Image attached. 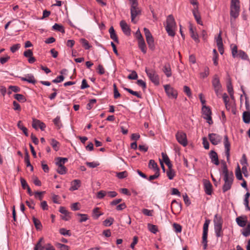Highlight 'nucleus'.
Segmentation results:
<instances>
[{
	"mask_svg": "<svg viewBox=\"0 0 250 250\" xmlns=\"http://www.w3.org/2000/svg\"><path fill=\"white\" fill-rule=\"evenodd\" d=\"M222 169L223 173L224 175V180L225 181L222 190L223 192H226L231 188L233 181V174L232 172H229L228 171L227 166L226 164L223 165Z\"/></svg>",
	"mask_w": 250,
	"mask_h": 250,
	"instance_id": "obj_1",
	"label": "nucleus"
},
{
	"mask_svg": "<svg viewBox=\"0 0 250 250\" xmlns=\"http://www.w3.org/2000/svg\"><path fill=\"white\" fill-rule=\"evenodd\" d=\"M165 28L169 36L171 37H174L175 36L176 29V23L174 17L172 15H169L167 16Z\"/></svg>",
	"mask_w": 250,
	"mask_h": 250,
	"instance_id": "obj_2",
	"label": "nucleus"
},
{
	"mask_svg": "<svg viewBox=\"0 0 250 250\" xmlns=\"http://www.w3.org/2000/svg\"><path fill=\"white\" fill-rule=\"evenodd\" d=\"M240 1L239 0H231L230 15L234 19L237 18L240 12Z\"/></svg>",
	"mask_w": 250,
	"mask_h": 250,
	"instance_id": "obj_3",
	"label": "nucleus"
},
{
	"mask_svg": "<svg viewBox=\"0 0 250 250\" xmlns=\"http://www.w3.org/2000/svg\"><path fill=\"white\" fill-rule=\"evenodd\" d=\"M145 71L150 80L155 85H158L159 84V77L155 70L146 68Z\"/></svg>",
	"mask_w": 250,
	"mask_h": 250,
	"instance_id": "obj_4",
	"label": "nucleus"
},
{
	"mask_svg": "<svg viewBox=\"0 0 250 250\" xmlns=\"http://www.w3.org/2000/svg\"><path fill=\"white\" fill-rule=\"evenodd\" d=\"M144 31L149 48L152 51L154 50L155 49V45L154 39L149 29L146 27L144 28Z\"/></svg>",
	"mask_w": 250,
	"mask_h": 250,
	"instance_id": "obj_5",
	"label": "nucleus"
},
{
	"mask_svg": "<svg viewBox=\"0 0 250 250\" xmlns=\"http://www.w3.org/2000/svg\"><path fill=\"white\" fill-rule=\"evenodd\" d=\"M212 85L215 94L217 96H219L222 91V87L219 78L217 75H215L213 77Z\"/></svg>",
	"mask_w": 250,
	"mask_h": 250,
	"instance_id": "obj_6",
	"label": "nucleus"
},
{
	"mask_svg": "<svg viewBox=\"0 0 250 250\" xmlns=\"http://www.w3.org/2000/svg\"><path fill=\"white\" fill-rule=\"evenodd\" d=\"M202 112L203 118L207 120L209 125H212L213 121L211 116V111L210 108L206 105H204L202 106Z\"/></svg>",
	"mask_w": 250,
	"mask_h": 250,
	"instance_id": "obj_7",
	"label": "nucleus"
},
{
	"mask_svg": "<svg viewBox=\"0 0 250 250\" xmlns=\"http://www.w3.org/2000/svg\"><path fill=\"white\" fill-rule=\"evenodd\" d=\"M223 144L225 148V153L227 157V160L229 162L230 159V143L229 141L228 136L226 135L224 137Z\"/></svg>",
	"mask_w": 250,
	"mask_h": 250,
	"instance_id": "obj_8",
	"label": "nucleus"
},
{
	"mask_svg": "<svg viewBox=\"0 0 250 250\" xmlns=\"http://www.w3.org/2000/svg\"><path fill=\"white\" fill-rule=\"evenodd\" d=\"M165 90L167 96L170 98L176 99L178 95L177 91L169 84L164 85Z\"/></svg>",
	"mask_w": 250,
	"mask_h": 250,
	"instance_id": "obj_9",
	"label": "nucleus"
},
{
	"mask_svg": "<svg viewBox=\"0 0 250 250\" xmlns=\"http://www.w3.org/2000/svg\"><path fill=\"white\" fill-rule=\"evenodd\" d=\"M176 138L177 141L184 146H186L188 144L187 135L185 133L180 131L176 134Z\"/></svg>",
	"mask_w": 250,
	"mask_h": 250,
	"instance_id": "obj_10",
	"label": "nucleus"
},
{
	"mask_svg": "<svg viewBox=\"0 0 250 250\" xmlns=\"http://www.w3.org/2000/svg\"><path fill=\"white\" fill-rule=\"evenodd\" d=\"M208 138L212 145H217L221 143L222 137L216 133H210L208 134Z\"/></svg>",
	"mask_w": 250,
	"mask_h": 250,
	"instance_id": "obj_11",
	"label": "nucleus"
},
{
	"mask_svg": "<svg viewBox=\"0 0 250 250\" xmlns=\"http://www.w3.org/2000/svg\"><path fill=\"white\" fill-rule=\"evenodd\" d=\"M131 12V21L134 23H136V21H135V18L141 14V10L138 7V5L130 7Z\"/></svg>",
	"mask_w": 250,
	"mask_h": 250,
	"instance_id": "obj_12",
	"label": "nucleus"
},
{
	"mask_svg": "<svg viewBox=\"0 0 250 250\" xmlns=\"http://www.w3.org/2000/svg\"><path fill=\"white\" fill-rule=\"evenodd\" d=\"M120 25L124 33L127 36H129L131 33V29L126 22L125 21H121Z\"/></svg>",
	"mask_w": 250,
	"mask_h": 250,
	"instance_id": "obj_13",
	"label": "nucleus"
},
{
	"mask_svg": "<svg viewBox=\"0 0 250 250\" xmlns=\"http://www.w3.org/2000/svg\"><path fill=\"white\" fill-rule=\"evenodd\" d=\"M32 126L35 129L40 128L42 130H44L46 127L45 124L40 120L33 119L32 123Z\"/></svg>",
	"mask_w": 250,
	"mask_h": 250,
	"instance_id": "obj_14",
	"label": "nucleus"
},
{
	"mask_svg": "<svg viewBox=\"0 0 250 250\" xmlns=\"http://www.w3.org/2000/svg\"><path fill=\"white\" fill-rule=\"evenodd\" d=\"M204 186L206 193L211 195L212 191V186L211 183L208 180H204Z\"/></svg>",
	"mask_w": 250,
	"mask_h": 250,
	"instance_id": "obj_15",
	"label": "nucleus"
},
{
	"mask_svg": "<svg viewBox=\"0 0 250 250\" xmlns=\"http://www.w3.org/2000/svg\"><path fill=\"white\" fill-rule=\"evenodd\" d=\"M192 13L197 22L200 25H202L203 23L201 20L200 13L199 12L198 6H196L194 8V9L192 10Z\"/></svg>",
	"mask_w": 250,
	"mask_h": 250,
	"instance_id": "obj_16",
	"label": "nucleus"
},
{
	"mask_svg": "<svg viewBox=\"0 0 250 250\" xmlns=\"http://www.w3.org/2000/svg\"><path fill=\"white\" fill-rule=\"evenodd\" d=\"M209 158L212 163L215 165H218L219 164L218 157L217 153L214 150H211L209 153Z\"/></svg>",
	"mask_w": 250,
	"mask_h": 250,
	"instance_id": "obj_17",
	"label": "nucleus"
},
{
	"mask_svg": "<svg viewBox=\"0 0 250 250\" xmlns=\"http://www.w3.org/2000/svg\"><path fill=\"white\" fill-rule=\"evenodd\" d=\"M21 80L26 81L29 83L35 84L36 82L34 76L32 74H27L25 77H20Z\"/></svg>",
	"mask_w": 250,
	"mask_h": 250,
	"instance_id": "obj_18",
	"label": "nucleus"
},
{
	"mask_svg": "<svg viewBox=\"0 0 250 250\" xmlns=\"http://www.w3.org/2000/svg\"><path fill=\"white\" fill-rule=\"evenodd\" d=\"M189 33L191 37L196 42H199L198 34L195 32V29H194L191 25L189 26Z\"/></svg>",
	"mask_w": 250,
	"mask_h": 250,
	"instance_id": "obj_19",
	"label": "nucleus"
},
{
	"mask_svg": "<svg viewBox=\"0 0 250 250\" xmlns=\"http://www.w3.org/2000/svg\"><path fill=\"white\" fill-rule=\"evenodd\" d=\"M236 222L238 226L241 227H244L247 224V218L242 216H239L236 218Z\"/></svg>",
	"mask_w": 250,
	"mask_h": 250,
	"instance_id": "obj_20",
	"label": "nucleus"
},
{
	"mask_svg": "<svg viewBox=\"0 0 250 250\" xmlns=\"http://www.w3.org/2000/svg\"><path fill=\"white\" fill-rule=\"evenodd\" d=\"M81 181L79 180H74L71 184V187L69 190L71 191H74L77 190L80 187Z\"/></svg>",
	"mask_w": 250,
	"mask_h": 250,
	"instance_id": "obj_21",
	"label": "nucleus"
},
{
	"mask_svg": "<svg viewBox=\"0 0 250 250\" xmlns=\"http://www.w3.org/2000/svg\"><path fill=\"white\" fill-rule=\"evenodd\" d=\"M103 214V212L100 211V208L98 207H96L92 210V216L94 219H98L100 216Z\"/></svg>",
	"mask_w": 250,
	"mask_h": 250,
	"instance_id": "obj_22",
	"label": "nucleus"
},
{
	"mask_svg": "<svg viewBox=\"0 0 250 250\" xmlns=\"http://www.w3.org/2000/svg\"><path fill=\"white\" fill-rule=\"evenodd\" d=\"M149 168L152 169L155 172H160V169L157 163L153 160H150L148 164Z\"/></svg>",
	"mask_w": 250,
	"mask_h": 250,
	"instance_id": "obj_23",
	"label": "nucleus"
},
{
	"mask_svg": "<svg viewBox=\"0 0 250 250\" xmlns=\"http://www.w3.org/2000/svg\"><path fill=\"white\" fill-rule=\"evenodd\" d=\"M223 222V221L221 216L216 214L214 216L213 219L214 227L222 226Z\"/></svg>",
	"mask_w": 250,
	"mask_h": 250,
	"instance_id": "obj_24",
	"label": "nucleus"
},
{
	"mask_svg": "<svg viewBox=\"0 0 250 250\" xmlns=\"http://www.w3.org/2000/svg\"><path fill=\"white\" fill-rule=\"evenodd\" d=\"M43 244L44 239L43 238H41L35 246L34 250H43L45 249Z\"/></svg>",
	"mask_w": 250,
	"mask_h": 250,
	"instance_id": "obj_25",
	"label": "nucleus"
},
{
	"mask_svg": "<svg viewBox=\"0 0 250 250\" xmlns=\"http://www.w3.org/2000/svg\"><path fill=\"white\" fill-rule=\"evenodd\" d=\"M163 70L167 77H170L171 76V70L169 63H167L164 65Z\"/></svg>",
	"mask_w": 250,
	"mask_h": 250,
	"instance_id": "obj_26",
	"label": "nucleus"
},
{
	"mask_svg": "<svg viewBox=\"0 0 250 250\" xmlns=\"http://www.w3.org/2000/svg\"><path fill=\"white\" fill-rule=\"evenodd\" d=\"M67 161V158L57 157L56 159L55 164L57 166H64V164Z\"/></svg>",
	"mask_w": 250,
	"mask_h": 250,
	"instance_id": "obj_27",
	"label": "nucleus"
},
{
	"mask_svg": "<svg viewBox=\"0 0 250 250\" xmlns=\"http://www.w3.org/2000/svg\"><path fill=\"white\" fill-rule=\"evenodd\" d=\"M214 231L217 237H221L223 236V232L222 229V226H215Z\"/></svg>",
	"mask_w": 250,
	"mask_h": 250,
	"instance_id": "obj_28",
	"label": "nucleus"
},
{
	"mask_svg": "<svg viewBox=\"0 0 250 250\" xmlns=\"http://www.w3.org/2000/svg\"><path fill=\"white\" fill-rule=\"evenodd\" d=\"M138 46L144 54L146 53V46L144 40L138 41Z\"/></svg>",
	"mask_w": 250,
	"mask_h": 250,
	"instance_id": "obj_29",
	"label": "nucleus"
},
{
	"mask_svg": "<svg viewBox=\"0 0 250 250\" xmlns=\"http://www.w3.org/2000/svg\"><path fill=\"white\" fill-rule=\"evenodd\" d=\"M243 120L244 123L248 124L250 122V112L245 111L243 114Z\"/></svg>",
	"mask_w": 250,
	"mask_h": 250,
	"instance_id": "obj_30",
	"label": "nucleus"
},
{
	"mask_svg": "<svg viewBox=\"0 0 250 250\" xmlns=\"http://www.w3.org/2000/svg\"><path fill=\"white\" fill-rule=\"evenodd\" d=\"M50 145L56 151H57L59 149L60 143L55 139H52L51 140Z\"/></svg>",
	"mask_w": 250,
	"mask_h": 250,
	"instance_id": "obj_31",
	"label": "nucleus"
},
{
	"mask_svg": "<svg viewBox=\"0 0 250 250\" xmlns=\"http://www.w3.org/2000/svg\"><path fill=\"white\" fill-rule=\"evenodd\" d=\"M124 89L125 90L127 91L131 94L139 98H142V95L140 93V92H138L137 91H133L132 89H131L130 88H126V87L124 88Z\"/></svg>",
	"mask_w": 250,
	"mask_h": 250,
	"instance_id": "obj_32",
	"label": "nucleus"
},
{
	"mask_svg": "<svg viewBox=\"0 0 250 250\" xmlns=\"http://www.w3.org/2000/svg\"><path fill=\"white\" fill-rule=\"evenodd\" d=\"M52 29L54 30L60 31L62 33H64L65 32L63 27L62 25L59 24L58 23H55L52 26Z\"/></svg>",
	"mask_w": 250,
	"mask_h": 250,
	"instance_id": "obj_33",
	"label": "nucleus"
},
{
	"mask_svg": "<svg viewBox=\"0 0 250 250\" xmlns=\"http://www.w3.org/2000/svg\"><path fill=\"white\" fill-rule=\"evenodd\" d=\"M208 232L206 231H203V236H202V243L204 245V249L206 250L207 247V237H208Z\"/></svg>",
	"mask_w": 250,
	"mask_h": 250,
	"instance_id": "obj_34",
	"label": "nucleus"
},
{
	"mask_svg": "<svg viewBox=\"0 0 250 250\" xmlns=\"http://www.w3.org/2000/svg\"><path fill=\"white\" fill-rule=\"evenodd\" d=\"M14 97L17 100H18L20 102L24 103L26 101V99L25 98V97L22 94H16L14 95Z\"/></svg>",
	"mask_w": 250,
	"mask_h": 250,
	"instance_id": "obj_35",
	"label": "nucleus"
},
{
	"mask_svg": "<svg viewBox=\"0 0 250 250\" xmlns=\"http://www.w3.org/2000/svg\"><path fill=\"white\" fill-rule=\"evenodd\" d=\"M78 216L80 217V218L79 220V222L82 223L83 222H85L88 219V215L86 214H82L78 213L77 214Z\"/></svg>",
	"mask_w": 250,
	"mask_h": 250,
	"instance_id": "obj_36",
	"label": "nucleus"
},
{
	"mask_svg": "<svg viewBox=\"0 0 250 250\" xmlns=\"http://www.w3.org/2000/svg\"><path fill=\"white\" fill-rule=\"evenodd\" d=\"M237 55V57H239V58L244 60H247L249 59V57L247 54L244 51L241 50L238 51Z\"/></svg>",
	"mask_w": 250,
	"mask_h": 250,
	"instance_id": "obj_37",
	"label": "nucleus"
},
{
	"mask_svg": "<svg viewBox=\"0 0 250 250\" xmlns=\"http://www.w3.org/2000/svg\"><path fill=\"white\" fill-rule=\"evenodd\" d=\"M209 74V70L208 67H206L204 68V71L200 73V76L201 78L204 79L207 77Z\"/></svg>",
	"mask_w": 250,
	"mask_h": 250,
	"instance_id": "obj_38",
	"label": "nucleus"
},
{
	"mask_svg": "<svg viewBox=\"0 0 250 250\" xmlns=\"http://www.w3.org/2000/svg\"><path fill=\"white\" fill-rule=\"evenodd\" d=\"M242 234L246 236H249L250 235V223L248 224L247 226L243 229Z\"/></svg>",
	"mask_w": 250,
	"mask_h": 250,
	"instance_id": "obj_39",
	"label": "nucleus"
},
{
	"mask_svg": "<svg viewBox=\"0 0 250 250\" xmlns=\"http://www.w3.org/2000/svg\"><path fill=\"white\" fill-rule=\"evenodd\" d=\"M114 219L112 217H109L106 219H105L103 222V225L105 227L110 226L114 222Z\"/></svg>",
	"mask_w": 250,
	"mask_h": 250,
	"instance_id": "obj_40",
	"label": "nucleus"
},
{
	"mask_svg": "<svg viewBox=\"0 0 250 250\" xmlns=\"http://www.w3.org/2000/svg\"><path fill=\"white\" fill-rule=\"evenodd\" d=\"M167 175L169 180L173 179L175 175L174 170L173 169H167Z\"/></svg>",
	"mask_w": 250,
	"mask_h": 250,
	"instance_id": "obj_41",
	"label": "nucleus"
},
{
	"mask_svg": "<svg viewBox=\"0 0 250 250\" xmlns=\"http://www.w3.org/2000/svg\"><path fill=\"white\" fill-rule=\"evenodd\" d=\"M53 122L58 128L60 129L62 126V124L59 116H57L53 120Z\"/></svg>",
	"mask_w": 250,
	"mask_h": 250,
	"instance_id": "obj_42",
	"label": "nucleus"
},
{
	"mask_svg": "<svg viewBox=\"0 0 250 250\" xmlns=\"http://www.w3.org/2000/svg\"><path fill=\"white\" fill-rule=\"evenodd\" d=\"M57 171L60 174L63 175L66 173L67 169L64 166H58Z\"/></svg>",
	"mask_w": 250,
	"mask_h": 250,
	"instance_id": "obj_43",
	"label": "nucleus"
},
{
	"mask_svg": "<svg viewBox=\"0 0 250 250\" xmlns=\"http://www.w3.org/2000/svg\"><path fill=\"white\" fill-rule=\"evenodd\" d=\"M227 90L231 98H233V90L231 83H229L227 84Z\"/></svg>",
	"mask_w": 250,
	"mask_h": 250,
	"instance_id": "obj_44",
	"label": "nucleus"
},
{
	"mask_svg": "<svg viewBox=\"0 0 250 250\" xmlns=\"http://www.w3.org/2000/svg\"><path fill=\"white\" fill-rule=\"evenodd\" d=\"M33 221L36 228L37 229H41L42 227V225L40 220L35 217H33Z\"/></svg>",
	"mask_w": 250,
	"mask_h": 250,
	"instance_id": "obj_45",
	"label": "nucleus"
},
{
	"mask_svg": "<svg viewBox=\"0 0 250 250\" xmlns=\"http://www.w3.org/2000/svg\"><path fill=\"white\" fill-rule=\"evenodd\" d=\"M80 42L85 49H89L91 47L85 39H81Z\"/></svg>",
	"mask_w": 250,
	"mask_h": 250,
	"instance_id": "obj_46",
	"label": "nucleus"
},
{
	"mask_svg": "<svg viewBox=\"0 0 250 250\" xmlns=\"http://www.w3.org/2000/svg\"><path fill=\"white\" fill-rule=\"evenodd\" d=\"M173 227L174 229V231L176 233H181L182 231V226L177 223H174L173 224Z\"/></svg>",
	"mask_w": 250,
	"mask_h": 250,
	"instance_id": "obj_47",
	"label": "nucleus"
},
{
	"mask_svg": "<svg viewBox=\"0 0 250 250\" xmlns=\"http://www.w3.org/2000/svg\"><path fill=\"white\" fill-rule=\"evenodd\" d=\"M148 228L149 230L153 233H156L158 231V228L156 225L148 224Z\"/></svg>",
	"mask_w": 250,
	"mask_h": 250,
	"instance_id": "obj_48",
	"label": "nucleus"
},
{
	"mask_svg": "<svg viewBox=\"0 0 250 250\" xmlns=\"http://www.w3.org/2000/svg\"><path fill=\"white\" fill-rule=\"evenodd\" d=\"M113 91H114V98L115 99H117L120 97L121 95L117 89L116 84L115 83L113 84Z\"/></svg>",
	"mask_w": 250,
	"mask_h": 250,
	"instance_id": "obj_49",
	"label": "nucleus"
},
{
	"mask_svg": "<svg viewBox=\"0 0 250 250\" xmlns=\"http://www.w3.org/2000/svg\"><path fill=\"white\" fill-rule=\"evenodd\" d=\"M183 90H184V92L186 94V95L188 97H191L192 93L191 92V90L188 86L187 85H185L183 87Z\"/></svg>",
	"mask_w": 250,
	"mask_h": 250,
	"instance_id": "obj_50",
	"label": "nucleus"
},
{
	"mask_svg": "<svg viewBox=\"0 0 250 250\" xmlns=\"http://www.w3.org/2000/svg\"><path fill=\"white\" fill-rule=\"evenodd\" d=\"M117 177L119 179H123L127 176V172L126 171L117 173Z\"/></svg>",
	"mask_w": 250,
	"mask_h": 250,
	"instance_id": "obj_51",
	"label": "nucleus"
},
{
	"mask_svg": "<svg viewBox=\"0 0 250 250\" xmlns=\"http://www.w3.org/2000/svg\"><path fill=\"white\" fill-rule=\"evenodd\" d=\"M143 213L147 216H152L153 212V210H149L146 208H144L142 210Z\"/></svg>",
	"mask_w": 250,
	"mask_h": 250,
	"instance_id": "obj_52",
	"label": "nucleus"
},
{
	"mask_svg": "<svg viewBox=\"0 0 250 250\" xmlns=\"http://www.w3.org/2000/svg\"><path fill=\"white\" fill-rule=\"evenodd\" d=\"M60 233L63 235L71 236V234L69 230H67L64 228L60 229Z\"/></svg>",
	"mask_w": 250,
	"mask_h": 250,
	"instance_id": "obj_53",
	"label": "nucleus"
},
{
	"mask_svg": "<svg viewBox=\"0 0 250 250\" xmlns=\"http://www.w3.org/2000/svg\"><path fill=\"white\" fill-rule=\"evenodd\" d=\"M127 78L130 80H136L138 78V75L136 71H132L131 73L127 76Z\"/></svg>",
	"mask_w": 250,
	"mask_h": 250,
	"instance_id": "obj_54",
	"label": "nucleus"
},
{
	"mask_svg": "<svg viewBox=\"0 0 250 250\" xmlns=\"http://www.w3.org/2000/svg\"><path fill=\"white\" fill-rule=\"evenodd\" d=\"M20 47L21 45L19 43L14 44L10 47V51L12 53H15L20 49Z\"/></svg>",
	"mask_w": 250,
	"mask_h": 250,
	"instance_id": "obj_55",
	"label": "nucleus"
},
{
	"mask_svg": "<svg viewBox=\"0 0 250 250\" xmlns=\"http://www.w3.org/2000/svg\"><path fill=\"white\" fill-rule=\"evenodd\" d=\"M97 72L100 75H103L105 73V70L102 64H99L97 68Z\"/></svg>",
	"mask_w": 250,
	"mask_h": 250,
	"instance_id": "obj_56",
	"label": "nucleus"
},
{
	"mask_svg": "<svg viewBox=\"0 0 250 250\" xmlns=\"http://www.w3.org/2000/svg\"><path fill=\"white\" fill-rule=\"evenodd\" d=\"M236 177L239 180H243V177L241 172L240 168L239 167H238V168L236 171Z\"/></svg>",
	"mask_w": 250,
	"mask_h": 250,
	"instance_id": "obj_57",
	"label": "nucleus"
},
{
	"mask_svg": "<svg viewBox=\"0 0 250 250\" xmlns=\"http://www.w3.org/2000/svg\"><path fill=\"white\" fill-rule=\"evenodd\" d=\"M216 42L217 45H223V42H222V39L221 37V32H220L218 37L216 39Z\"/></svg>",
	"mask_w": 250,
	"mask_h": 250,
	"instance_id": "obj_58",
	"label": "nucleus"
},
{
	"mask_svg": "<svg viewBox=\"0 0 250 250\" xmlns=\"http://www.w3.org/2000/svg\"><path fill=\"white\" fill-rule=\"evenodd\" d=\"M64 79V77L62 75L58 76L56 79L52 80L54 83H58L62 82Z\"/></svg>",
	"mask_w": 250,
	"mask_h": 250,
	"instance_id": "obj_59",
	"label": "nucleus"
},
{
	"mask_svg": "<svg viewBox=\"0 0 250 250\" xmlns=\"http://www.w3.org/2000/svg\"><path fill=\"white\" fill-rule=\"evenodd\" d=\"M44 191H37L34 193L35 197L36 198H38L40 201L42 199V194L44 193Z\"/></svg>",
	"mask_w": 250,
	"mask_h": 250,
	"instance_id": "obj_60",
	"label": "nucleus"
},
{
	"mask_svg": "<svg viewBox=\"0 0 250 250\" xmlns=\"http://www.w3.org/2000/svg\"><path fill=\"white\" fill-rule=\"evenodd\" d=\"M106 195V192L104 190H100L97 193V197L98 199H102Z\"/></svg>",
	"mask_w": 250,
	"mask_h": 250,
	"instance_id": "obj_61",
	"label": "nucleus"
},
{
	"mask_svg": "<svg viewBox=\"0 0 250 250\" xmlns=\"http://www.w3.org/2000/svg\"><path fill=\"white\" fill-rule=\"evenodd\" d=\"M232 56L233 58L237 57L238 51H237V47L236 45H234L231 49Z\"/></svg>",
	"mask_w": 250,
	"mask_h": 250,
	"instance_id": "obj_62",
	"label": "nucleus"
},
{
	"mask_svg": "<svg viewBox=\"0 0 250 250\" xmlns=\"http://www.w3.org/2000/svg\"><path fill=\"white\" fill-rule=\"evenodd\" d=\"M203 144L206 149H208L209 147V144L206 137L203 138Z\"/></svg>",
	"mask_w": 250,
	"mask_h": 250,
	"instance_id": "obj_63",
	"label": "nucleus"
},
{
	"mask_svg": "<svg viewBox=\"0 0 250 250\" xmlns=\"http://www.w3.org/2000/svg\"><path fill=\"white\" fill-rule=\"evenodd\" d=\"M57 246L60 250H69V247L68 246L62 244L61 243H58Z\"/></svg>",
	"mask_w": 250,
	"mask_h": 250,
	"instance_id": "obj_64",
	"label": "nucleus"
}]
</instances>
